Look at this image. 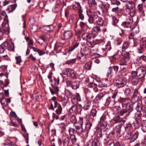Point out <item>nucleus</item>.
<instances>
[{
	"mask_svg": "<svg viewBox=\"0 0 146 146\" xmlns=\"http://www.w3.org/2000/svg\"><path fill=\"white\" fill-rule=\"evenodd\" d=\"M88 15L89 18L88 21L90 23L92 24L95 22L98 25L102 26L103 25V20L101 17L98 16L96 13L92 12Z\"/></svg>",
	"mask_w": 146,
	"mask_h": 146,
	"instance_id": "1",
	"label": "nucleus"
},
{
	"mask_svg": "<svg viewBox=\"0 0 146 146\" xmlns=\"http://www.w3.org/2000/svg\"><path fill=\"white\" fill-rule=\"evenodd\" d=\"M135 14V10L133 8L131 9L129 15L131 16V17L129 19V21H125L123 22L121 24V25L126 28H130L131 26V24L132 22V17L134 16Z\"/></svg>",
	"mask_w": 146,
	"mask_h": 146,
	"instance_id": "2",
	"label": "nucleus"
},
{
	"mask_svg": "<svg viewBox=\"0 0 146 146\" xmlns=\"http://www.w3.org/2000/svg\"><path fill=\"white\" fill-rule=\"evenodd\" d=\"M127 82V80L124 76L121 74L119 75L118 78L115 81V85L118 87H122L126 85Z\"/></svg>",
	"mask_w": 146,
	"mask_h": 146,
	"instance_id": "3",
	"label": "nucleus"
},
{
	"mask_svg": "<svg viewBox=\"0 0 146 146\" xmlns=\"http://www.w3.org/2000/svg\"><path fill=\"white\" fill-rule=\"evenodd\" d=\"M82 110V107L80 105L74 104L70 108L69 114H78L81 113Z\"/></svg>",
	"mask_w": 146,
	"mask_h": 146,
	"instance_id": "4",
	"label": "nucleus"
},
{
	"mask_svg": "<svg viewBox=\"0 0 146 146\" xmlns=\"http://www.w3.org/2000/svg\"><path fill=\"white\" fill-rule=\"evenodd\" d=\"M85 52L84 54L82 53H79L77 56L78 59L80 62H84L87 59V57L86 55L87 54L90 52V50L89 48L86 49V48L84 49Z\"/></svg>",
	"mask_w": 146,
	"mask_h": 146,
	"instance_id": "5",
	"label": "nucleus"
},
{
	"mask_svg": "<svg viewBox=\"0 0 146 146\" xmlns=\"http://www.w3.org/2000/svg\"><path fill=\"white\" fill-rule=\"evenodd\" d=\"M136 71L139 78H143L146 74V67L145 66L139 67L136 70Z\"/></svg>",
	"mask_w": 146,
	"mask_h": 146,
	"instance_id": "6",
	"label": "nucleus"
},
{
	"mask_svg": "<svg viewBox=\"0 0 146 146\" xmlns=\"http://www.w3.org/2000/svg\"><path fill=\"white\" fill-rule=\"evenodd\" d=\"M66 83L67 86L71 87L74 90L78 89L80 86L79 82L77 80L72 82L68 80L66 82Z\"/></svg>",
	"mask_w": 146,
	"mask_h": 146,
	"instance_id": "7",
	"label": "nucleus"
},
{
	"mask_svg": "<svg viewBox=\"0 0 146 146\" xmlns=\"http://www.w3.org/2000/svg\"><path fill=\"white\" fill-rule=\"evenodd\" d=\"M82 37L83 40H85L88 42L89 41H94V35L92 34L86 33L83 34Z\"/></svg>",
	"mask_w": 146,
	"mask_h": 146,
	"instance_id": "8",
	"label": "nucleus"
},
{
	"mask_svg": "<svg viewBox=\"0 0 146 146\" xmlns=\"http://www.w3.org/2000/svg\"><path fill=\"white\" fill-rule=\"evenodd\" d=\"M145 48L146 49V38H142L141 40L140 46L138 49L139 52L140 53H142L144 51Z\"/></svg>",
	"mask_w": 146,
	"mask_h": 146,
	"instance_id": "9",
	"label": "nucleus"
},
{
	"mask_svg": "<svg viewBox=\"0 0 146 146\" xmlns=\"http://www.w3.org/2000/svg\"><path fill=\"white\" fill-rule=\"evenodd\" d=\"M3 46L9 51H14V45L13 42H12L11 43H9L7 42H5L3 44Z\"/></svg>",
	"mask_w": 146,
	"mask_h": 146,
	"instance_id": "10",
	"label": "nucleus"
},
{
	"mask_svg": "<svg viewBox=\"0 0 146 146\" xmlns=\"http://www.w3.org/2000/svg\"><path fill=\"white\" fill-rule=\"evenodd\" d=\"M125 129L127 134L130 135L131 136L132 134L133 128L131 124L130 123L127 124L125 126Z\"/></svg>",
	"mask_w": 146,
	"mask_h": 146,
	"instance_id": "11",
	"label": "nucleus"
},
{
	"mask_svg": "<svg viewBox=\"0 0 146 146\" xmlns=\"http://www.w3.org/2000/svg\"><path fill=\"white\" fill-rule=\"evenodd\" d=\"M66 72L68 76L71 78H74L76 77V73L75 71L70 68L66 69Z\"/></svg>",
	"mask_w": 146,
	"mask_h": 146,
	"instance_id": "12",
	"label": "nucleus"
},
{
	"mask_svg": "<svg viewBox=\"0 0 146 146\" xmlns=\"http://www.w3.org/2000/svg\"><path fill=\"white\" fill-rule=\"evenodd\" d=\"M8 21L3 22L2 24V27L1 29L4 31L5 33L8 34L9 33V26L8 23Z\"/></svg>",
	"mask_w": 146,
	"mask_h": 146,
	"instance_id": "13",
	"label": "nucleus"
},
{
	"mask_svg": "<svg viewBox=\"0 0 146 146\" xmlns=\"http://www.w3.org/2000/svg\"><path fill=\"white\" fill-rule=\"evenodd\" d=\"M88 41L87 44L89 47L92 48V50L97 51L98 50V48L96 47V43L94 42L93 41ZM96 44H97V43H96Z\"/></svg>",
	"mask_w": 146,
	"mask_h": 146,
	"instance_id": "14",
	"label": "nucleus"
},
{
	"mask_svg": "<svg viewBox=\"0 0 146 146\" xmlns=\"http://www.w3.org/2000/svg\"><path fill=\"white\" fill-rule=\"evenodd\" d=\"M138 90L137 89H135L134 90L133 95L132 97V100L133 102H136L138 100L139 97L138 96Z\"/></svg>",
	"mask_w": 146,
	"mask_h": 146,
	"instance_id": "15",
	"label": "nucleus"
},
{
	"mask_svg": "<svg viewBox=\"0 0 146 146\" xmlns=\"http://www.w3.org/2000/svg\"><path fill=\"white\" fill-rule=\"evenodd\" d=\"M64 36L65 39H69L71 38L73 36V33L71 31H64Z\"/></svg>",
	"mask_w": 146,
	"mask_h": 146,
	"instance_id": "16",
	"label": "nucleus"
},
{
	"mask_svg": "<svg viewBox=\"0 0 146 146\" xmlns=\"http://www.w3.org/2000/svg\"><path fill=\"white\" fill-rule=\"evenodd\" d=\"M101 31V29L98 27H94L91 31L92 34L94 35V37L96 36L97 34Z\"/></svg>",
	"mask_w": 146,
	"mask_h": 146,
	"instance_id": "17",
	"label": "nucleus"
},
{
	"mask_svg": "<svg viewBox=\"0 0 146 146\" xmlns=\"http://www.w3.org/2000/svg\"><path fill=\"white\" fill-rule=\"evenodd\" d=\"M0 102L3 106H6L8 103L11 102V100L10 98H4L0 100Z\"/></svg>",
	"mask_w": 146,
	"mask_h": 146,
	"instance_id": "18",
	"label": "nucleus"
},
{
	"mask_svg": "<svg viewBox=\"0 0 146 146\" xmlns=\"http://www.w3.org/2000/svg\"><path fill=\"white\" fill-rule=\"evenodd\" d=\"M108 83V80L105 79V80H103L102 81L97 82V86H98L99 87H100L106 86H107Z\"/></svg>",
	"mask_w": 146,
	"mask_h": 146,
	"instance_id": "19",
	"label": "nucleus"
},
{
	"mask_svg": "<svg viewBox=\"0 0 146 146\" xmlns=\"http://www.w3.org/2000/svg\"><path fill=\"white\" fill-rule=\"evenodd\" d=\"M0 17L1 19H3V22H5L8 21V16L7 15L6 13L5 12H2L0 14Z\"/></svg>",
	"mask_w": 146,
	"mask_h": 146,
	"instance_id": "20",
	"label": "nucleus"
},
{
	"mask_svg": "<svg viewBox=\"0 0 146 146\" xmlns=\"http://www.w3.org/2000/svg\"><path fill=\"white\" fill-rule=\"evenodd\" d=\"M63 143L64 145H68L69 143V138L67 135H63L62 137Z\"/></svg>",
	"mask_w": 146,
	"mask_h": 146,
	"instance_id": "21",
	"label": "nucleus"
},
{
	"mask_svg": "<svg viewBox=\"0 0 146 146\" xmlns=\"http://www.w3.org/2000/svg\"><path fill=\"white\" fill-rule=\"evenodd\" d=\"M105 95V94L103 93H99L94 100V103H97L99 100H100Z\"/></svg>",
	"mask_w": 146,
	"mask_h": 146,
	"instance_id": "22",
	"label": "nucleus"
},
{
	"mask_svg": "<svg viewBox=\"0 0 146 146\" xmlns=\"http://www.w3.org/2000/svg\"><path fill=\"white\" fill-rule=\"evenodd\" d=\"M130 44V43L129 42L127 41L124 42L122 47V51L123 52L125 51L128 48Z\"/></svg>",
	"mask_w": 146,
	"mask_h": 146,
	"instance_id": "23",
	"label": "nucleus"
},
{
	"mask_svg": "<svg viewBox=\"0 0 146 146\" xmlns=\"http://www.w3.org/2000/svg\"><path fill=\"white\" fill-rule=\"evenodd\" d=\"M139 133L138 132H136L135 133H134L132 136L131 135V136L130 135H128L127 136L129 137V138H131V142H133L139 136Z\"/></svg>",
	"mask_w": 146,
	"mask_h": 146,
	"instance_id": "24",
	"label": "nucleus"
},
{
	"mask_svg": "<svg viewBox=\"0 0 146 146\" xmlns=\"http://www.w3.org/2000/svg\"><path fill=\"white\" fill-rule=\"evenodd\" d=\"M98 141L97 139L94 140L92 141H89L87 145L88 146H98Z\"/></svg>",
	"mask_w": 146,
	"mask_h": 146,
	"instance_id": "25",
	"label": "nucleus"
},
{
	"mask_svg": "<svg viewBox=\"0 0 146 146\" xmlns=\"http://www.w3.org/2000/svg\"><path fill=\"white\" fill-rule=\"evenodd\" d=\"M113 120L115 123L122 122L124 123L125 122V121L124 120L118 115L114 117Z\"/></svg>",
	"mask_w": 146,
	"mask_h": 146,
	"instance_id": "26",
	"label": "nucleus"
},
{
	"mask_svg": "<svg viewBox=\"0 0 146 146\" xmlns=\"http://www.w3.org/2000/svg\"><path fill=\"white\" fill-rule=\"evenodd\" d=\"M113 67L110 66L109 67V69L107 74V76L109 78H111L113 76Z\"/></svg>",
	"mask_w": 146,
	"mask_h": 146,
	"instance_id": "27",
	"label": "nucleus"
},
{
	"mask_svg": "<svg viewBox=\"0 0 146 146\" xmlns=\"http://www.w3.org/2000/svg\"><path fill=\"white\" fill-rule=\"evenodd\" d=\"M128 60L124 58H121L119 61V64L120 65L127 66V62Z\"/></svg>",
	"mask_w": 146,
	"mask_h": 146,
	"instance_id": "28",
	"label": "nucleus"
},
{
	"mask_svg": "<svg viewBox=\"0 0 146 146\" xmlns=\"http://www.w3.org/2000/svg\"><path fill=\"white\" fill-rule=\"evenodd\" d=\"M143 108L141 104V102H138L136 107V110L137 111H141V110H143Z\"/></svg>",
	"mask_w": 146,
	"mask_h": 146,
	"instance_id": "29",
	"label": "nucleus"
},
{
	"mask_svg": "<svg viewBox=\"0 0 146 146\" xmlns=\"http://www.w3.org/2000/svg\"><path fill=\"white\" fill-rule=\"evenodd\" d=\"M91 104L90 102H87L85 103L83 107V109L85 110H87L90 109L91 107Z\"/></svg>",
	"mask_w": 146,
	"mask_h": 146,
	"instance_id": "30",
	"label": "nucleus"
},
{
	"mask_svg": "<svg viewBox=\"0 0 146 146\" xmlns=\"http://www.w3.org/2000/svg\"><path fill=\"white\" fill-rule=\"evenodd\" d=\"M88 3L90 7H94L97 5L95 0H88Z\"/></svg>",
	"mask_w": 146,
	"mask_h": 146,
	"instance_id": "31",
	"label": "nucleus"
},
{
	"mask_svg": "<svg viewBox=\"0 0 146 146\" xmlns=\"http://www.w3.org/2000/svg\"><path fill=\"white\" fill-rule=\"evenodd\" d=\"M16 6L15 4H13L10 5L7 9V11H9V13L13 12L15 9Z\"/></svg>",
	"mask_w": 146,
	"mask_h": 146,
	"instance_id": "32",
	"label": "nucleus"
},
{
	"mask_svg": "<svg viewBox=\"0 0 146 146\" xmlns=\"http://www.w3.org/2000/svg\"><path fill=\"white\" fill-rule=\"evenodd\" d=\"M79 6L80 8L78 9V12L79 14V16L80 19L81 20H83L84 19V15L82 14V11L81 9V7L79 4Z\"/></svg>",
	"mask_w": 146,
	"mask_h": 146,
	"instance_id": "33",
	"label": "nucleus"
},
{
	"mask_svg": "<svg viewBox=\"0 0 146 146\" xmlns=\"http://www.w3.org/2000/svg\"><path fill=\"white\" fill-rule=\"evenodd\" d=\"M121 126L120 125H118L115 126L113 129V130L115 133L117 134L119 133L121 131Z\"/></svg>",
	"mask_w": 146,
	"mask_h": 146,
	"instance_id": "34",
	"label": "nucleus"
},
{
	"mask_svg": "<svg viewBox=\"0 0 146 146\" xmlns=\"http://www.w3.org/2000/svg\"><path fill=\"white\" fill-rule=\"evenodd\" d=\"M79 43L77 42L72 47H70L67 51L68 53L72 52L78 46Z\"/></svg>",
	"mask_w": 146,
	"mask_h": 146,
	"instance_id": "35",
	"label": "nucleus"
},
{
	"mask_svg": "<svg viewBox=\"0 0 146 146\" xmlns=\"http://www.w3.org/2000/svg\"><path fill=\"white\" fill-rule=\"evenodd\" d=\"M70 116V120L73 122L75 123L76 121V116L74 114H69Z\"/></svg>",
	"mask_w": 146,
	"mask_h": 146,
	"instance_id": "36",
	"label": "nucleus"
},
{
	"mask_svg": "<svg viewBox=\"0 0 146 146\" xmlns=\"http://www.w3.org/2000/svg\"><path fill=\"white\" fill-rule=\"evenodd\" d=\"M112 24L113 25H115L118 22L119 20L115 16H113L112 17Z\"/></svg>",
	"mask_w": 146,
	"mask_h": 146,
	"instance_id": "37",
	"label": "nucleus"
},
{
	"mask_svg": "<svg viewBox=\"0 0 146 146\" xmlns=\"http://www.w3.org/2000/svg\"><path fill=\"white\" fill-rule=\"evenodd\" d=\"M38 40H42V41H37V42L39 44H42L46 40L45 37L44 36H41L38 38Z\"/></svg>",
	"mask_w": 146,
	"mask_h": 146,
	"instance_id": "38",
	"label": "nucleus"
},
{
	"mask_svg": "<svg viewBox=\"0 0 146 146\" xmlns=\"http://www.w3.org/2000/svg\"><path fill=\"white\" fill-rule=\"evenodd\" d=\"M62 111V108L60 104L58 106L57 109L55 111L56 113L58 115H60L61 114Z\"/></svg>",
	"mask_w": 146,
	"mask_h": 146,
	"instance_id": "39",
	"label": "nucleus"
},
{
	"mask_svg": "<svg viewBox=\"0 0 146 146\" xmlns=\"http://www.w3.org/2000/svg\"><path fill=\"white\" fill-rule=\"evenodd\" d=\"M92 63L90 61L88 62L85 65L84 68L87 70H89L91 69Z\"/></svg>",
	"mask_w": 146,
	"mask_h": 146,
	"instance_id": "40",
	"label": "nucleus"
},
{
	"mask_svg": "<svg viewBox=\"0 0 146 146\" xmlns=\"http://www.w3.org/2000/svg\"><path fill=\"white\" fill-rule=\"evenodd\" d=\"M139 82L138 78L131 79L132 84L134 86H135L137 85Z\"/></svg>",
	"mask_w": 146,
	"mask_h": 146,
	"instance_id": "41",
	"label": "nucleus"
},
{
	"mask_svg": "<svg viewBox=\"0 0 146 146\" xmlns=\"http://www.w3.org/2000/svg\"><path fill=\"white\" fill-rule=\"evenodd\" d=\"M122 54V55L124 58H124L128 60H129L130 54L129 52H125Z\"/></svg>",
	"mask_w": 146,
	"mask_h": 146,
	"instance_id": "42",
	"label": "nucleus"
},
{
	"mask_svg": "<svg viewBox=\"0 0 146 146\" xmlns=\"http://www.w3.org/2000/svg\"><path fill=\"white\" fill-rule=\"evenodd\" d=\"M120 107L119 106H115L113 108V110L114 113L117 114L120 111Z\"/></svg>",
	"mask_w": 146,
	"mask_h": 146,
	"instance_id": "43",
	"label": "nucleus"
},
{
	"mask_svg": "<svg viewBox=\"0 0 146 146\" xmlns=\"http://www.w3.org/2000/svg\"><path fill=\"white\" fill-rule=\"evenodd\" d=\"M131 79L138 78L137 76H138V74L137 71H132L131 72Z\"/></svg>",
	"mask_w": 146,
	"mask_h": 146,
	"instance_id": "44",
	"label": "nucleus"
},
{
	"mask_svg": "<svg viewBox=\"0 0 146 146\" xmlns=\"http://www.w3.org/2000/svg\"><path fill=\"white\" fill-rule=\"evenodd\" d=\"M96 113L97 111L95 109H93L91 111L90 115L91 116H92L93 117H94L96 116Z\"/></svg>",
	"mask_w": 146,
	"mask_h": 146,
	"instance_id": "45",
	"label": "nucleus"
},
{
	"mask_svg": "<svg viewBox=\"0 0 146 146\" xmlns=\"http://www.w3.org/2000/svg\"><path fill=\"white\" fill-rule=\"evenodd\" d=\"M76 61L75 58L71 59L67 61L66 63L67 64H71L74 63Z\"/></svg>",
	"mask_w": 146,
	"mask_h": 146,
	"instance_id": "46",
	"label": "nucleus"
},
{
	"mask_svg": "<svg viewBox=\"0 0 146 146\" xmlns=\"http://www.w3.org/2000/svg\"><path fill=\"white\" fill-rule=\"evenodd\" d=\"M111 4L113 5H116L117 6L119 5L120 4V2L117 0H111Z\"/></svg>",
	"mask_w": 146,
	"mask_h": 146,
	"instance_id": "47",
	"label": "nucleus"
},
{
	"mask_svg": "<svg viewBox=\"0 0 146 146\" xmlns=\"http://www.w3.org/2000/svg\"><path fill=\"white\" fill-rule=\"evenodd\" d=\"M0 57L2 58L7 60H10V58L8 57V56L7 54H5L4 55H3V54H1L0 55Z\"/></svg>",
	"mask_w": 146,
	"mask_h": 146,
	"instance_id": "48",
	"label": "nucleus"
},
{
	"mask_svg": "<svg viewBox=\"0 0 146 146\" xmlns=\"http://www.w3.org/2000/svg\"><path fill=\"white\" fill-rule=\"evenodd\" d=\"M131 92V90L129 88H126L125 90V94L126 95H129Z\"/></svg>",
	"mask_w": 146,
	"mask_h": 146,
	"instance_id": "49",
	"label": "nucleus"
},
{
	"mask_svg": "<svg viewBox=\"0 0 146 146\" xmlns=\"http://www.w3.org/2000/svg\"><path fill=\"white\" fill-rule=\"evenodd\" d=\"M122 105L123 106V107H125V110H126L127 111V110H131V106H130V105L129 104H127V105L126 104H122Z\"/></svg>",
	"mask_w": 146,
	"mask_h": 146,
	"instance_id": "50",
	"label": "nucleus"
},
{
	"mask_svg": "<svg viewBox=\"0 0 146 146\" xmlns=\"http://www.w3.org/2000/svg\"><path fill=\"white\" fill-rule=\"evenodd\" d=\"M50 25L43 26L42 28L44 30L47 31H50L51 30Z\"/></svg>",
	"mask_w": 146,
	"mask_h": 146,
	"instance_id": "51",
	"label": "nucleus"
},
{
	"mask_svg": "<svg viewBox=\"0 0 146 146\" xmlns=\"http://www.w3.org/2000/svg\"><path fill=\"white\" fill-rule=\"evenodd\" d=\"M92 126V124L90 122H88L86 124L85 128L87 131L89 130Z\"/></svg>",
	"mask_w": 146,
	"mask_h": 146,
	"instance_id": "52",
	"label": "nucleus"
},
{
	"mask_svg": "<svg viewBox=\"0 0 146 146\" xmlns=\"http://www.w3.org/2000/svg\"><path fill=\"white\" fill-rule=\"evenodd\" d=\"M76 132L79 133H80L82 131L83 129L82 127H81L79 126H76Z\"/></svg>",
	"mask_w": 146,
	"mask_h": 146,
	"instance_id": "53",
	"label": "nucleus"
},
{
	"mask_svg": "<svg viewBox=\"0 0 146 146\" xmlns=\"http://www.w3.org/2000/svg\"><path fill=\"white\" fill-rule=\"evenodd\" d=\"M10 115L11 117L14 118L15 119H16L18 117L17 115L15 112H11Z\"/></svg>",
	"mask_w": 146,
	"mask_h": 146,
	"instance_id": "54",
	"label": "nucleus"
},
{
	"mask_svg": "<svg viewBox=\"0 0 146 146\" xmlns=\"http://www.w3.org/2000/svg\"><path fill=\"white\" fill-rule=\"evenodd\" d=\"M15 58L16 60V64H19L21 62V56H16L15 57Z\"/></svg>",
	"mask_w": 146,
	"mask_h": 146,
	"instance_id": "55",
	"label": "nucleus"
},
{
	"mask_svg": "<svg viewBox=\"0 0 146 146\" xmlns=\"http://www.w3.org/2000/svg\"><path fill=\"white\" fill-rule=\"evenodd\" d=\"M66 39H64L62 37H60L58 39V41L61 44H64L66 42Z\"/></svg>",
	"mask_w": 146,
	"mask_h": 146,
	"instance_id": "56",
	"label": "nucleus"
},
{
	"mask_svg": "<svg viewBox=\"0 0 146 146\" xmlns=\"http://www.w3.org/2000/svg\"><path fill=\"white\" fill-rule=\"evenodd\" d=\"M89 86L91 88H95L98 86L97 83H95L94 82H91L89 84Z\"/></svg>",
	"mask_w": 146,
	"mask_h": 146,
	"instance_id": "57",
	"label": "nucleus"
},
{
	"mask_svg": "<svg viewBox=\"0 0 146 146\" xmlns=\"http://www.w3.org/2000/svg\"><path fill=\"white\" fill-rule=\"evenodd\" d=\"M72 141L73 144H75L76 141V137L75 135H72L71 137Z\"/></svg>",
	"mask_w": 146,
	"mask_h": 146,
	"instance_id": "58",
	"label": "nucleus"
},
{
	"mask_svg": "<svg viewBox=\"0 0 146 146\" xmlns=\"http://www.w3.org/2000/svg\"><path fill=\"white\" fill-rule=\"evenodd\" d=\"M106 119V117L105 115H103L100 118V121L101 123H103L105 122Z\"/></svg>",
	"mask_w": 146,
	"mask_h": 146,
	"instance_id": "59",
	"label": "nucleus"
},
{
	"mask_svg": "<svg viewBox=\"0 0 146 146\" xmlns=\"http://www.w3.org/2000/svg\"><path fill=\"white\" fill-rule=\"evenodd\" d=\"M142 114L141 111H137L135 114V117L137 118H140L141 117Z\"/></svg>",
	"mask_w": 146,
	"mask_h": 146,
	"instance_id": "60",
	"label": "nucleus"
},
{
	"mask_svg": "<svg viewBox=\"0 0 146 146\" xmlns=\"http://www.w3.org/2000/svg\"><path fill=\"white\" fill-rule=\"evenodd\" d=\"M52 87L53 89L55 91V92H56L57 94L59 91V88L58 86H54L52 84Z\"/></svg>",
	"mask_w": 146,
	"mask_h": 146,
	"instance_id": "61",
	"label": "nucleus"
},
{
	"mask_svg": "<svg viewBox=\"0 0 146 146\" xmlns=\"http://www.w3.org/2000/svg\"><path fill=\"white\" fill-rule=\"evenodd\" d=\"M138 10L140 12H141L143 11V5L142 4H139L138 6Z\"/></svg>",
	"mask_w": 146,
	"mask_h": 146,
	"instance_id": "62",
	"label": "nucleus"
},
{
	"mask_svg": "<svg viewBox=\"0 0 146 146\" xmlns=\"http://www.w3.org/2000/svg\"><path fill=\"white\" fill-rule=\"evenodd\" d=\"M68 131L70 134L71 135H72L74 133V132L75 131V130L73 128H69Z\"/></svg>",
	"mask_w": 146,
	"mask_h": 146,
	"instance_id": "63",
	"label": "nucleus"
},
{
	"mask_svg": "<svg viewBox=\"0 0 146 146\" xmlns=\"http://www.w3.org/2000/svg\"><path fill=\"white\" fill-rule=\"evenodd\" d=\"M65 94L66 96H71V93L69 90H67L65 91Z\"/></svg>",
	"mask_w": 146,
	"mask_h": 146,
	"instance_id": "64",
	"label": "nucleus"
}]
</instances>
